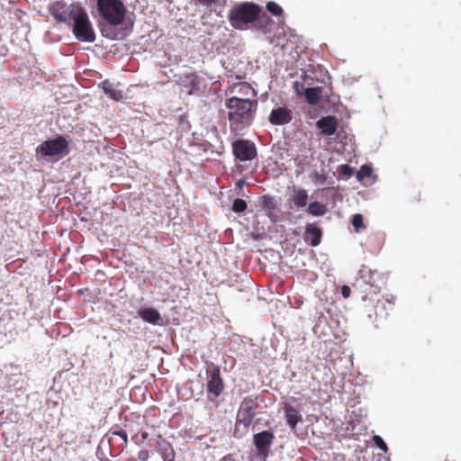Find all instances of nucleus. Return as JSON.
Returning <instances> with one entry per match:
<instances>
[{
  "label": "nucleus",
  "mask_w": 461,
  "mask_h": 461,
  "mask_svg": "<svg viewBox=\"0 0 461 461\" xmlns=\"http://www.w3.org/2000/svg\"><path fill=\"white\" fill-rule=\"evenodd\" d=\"M258 99L232 96L226 99L228 120L231 131H240L253 122L258 110Z\"/></svg>",
  "instance_id": "nucleus-1"
},
{
  "label": "nucleus",
  "mask_w": 461,
  "mask_h": 461,
  "mask_svg": "<svg viewBox=\"0 0 461 461\" xmlns=\"http://www.w3.org/2000/svg\"><path fill=\"white\" fill-rule=\"evenodd\" d=\"M261 12L259 5L252 2H244L235 5L229 11L228 19L234 29L244 31L259 18Z\"/></svg>",
  "instance_id": "nucleus-2"
},
{
  "label": "nucleus",
  "mask_w": 461,
  "mask_h": 461,
  "mask_svg": "<svg viewBox=\"0 0 461 461\" xmlns=\"http://www.w3.org/2000/svg\"><path fill=\"white\" fill-rule=\"evenodd\" d=\"M259 407L258 396L249 395L245 397L240 402L238 410L234 436L240 438L247 434L256 415L255 411Z\"/></svg>",
  "instance_id": "nucleus-3"
},
{
  "label": "nucleus",
  "mask_w": 461,
  "mask_h": 461,
  "mask_svg": "<svg viewBox=\"0 0 461 461\" xmlns=\"http://www.w3.org/2000/svg\"><path fill=\"white\" fill-rule=\"evenodd\" d=\"M98 11L104 20L113 26L122 23L126 14V7L120 0H98Z\"/></svg>",
  "instance_id": "nucleus-4"
},
{
  "label": "nucleus",
  "mask_w": 461,
  "mask_h": 461,
  "mask_svg": "<svg viewBox=\"0 0 461 461\" xmlns=\"http://www.w3.org/2000/svg\"><path fill=\"white\" fill-rule=\"evenodd\" d=\"M73 33L81 41L93 42L95 35L85 9L78 8L76 16L72 20Z\"/></svg>",
  "instance_id": "nucleus-5"
},
{
  "label": "nucleus",
  "mask_w": 461,
  "mask_h": 461,
  "mask_svg": "<svg viewBox=\"0 0 461 461\" xmlns=\"http://www.w3.org/2000/svg\"><path fill=\"white\" fill-rule=\"evenodd\" d=\"M36 151L41 157H64L69 152L68 141L63 136H59L43 141L37 147Z\"/></svg>",
  "instance_id": "nucleus-6"
},
{
  "label": "nucleus",
  "mask_w": 461,
  "mask_h": 461,
  "mask_svg": "<svg viewBox=\"0 0 461 461\" xmlns=\"http://www.w3.org/2000/svg\"><path fill=\"white\" fill-rule=\"evenodd\" d=\"M79 5H67L63 1H55L50 7L51 15L59 23L72 25V20L76 16Z\"/></svg>",
  "instance_id": "nucleus-7"
},
{
  "label": "nucleus",
  "mask_w": 461,
  "mask_h": 461,
  "mask_svg": "<svg viewBox=\"0 0 461 461\" xmlns=\"http://www.w3.org/2000/svg\"><path fill=\"white\" fill-rule=\"evenodd\" d=\"M232 151L235 158L240 161H250L258 155L255 143L244 139L232 143Z\"/></svg>",
  "instance_id": "nucleus-8"
},
{
  "label": "nucleus",
  "mask_w": 461,
  "mask_h": 461,
  "mask_svg": "<svg viewBox=\"0 0 461 461\" xmlns=\"http://www.w3.org/2000/svg\"><path fill=\"white\" fill-rule=\"evenodd\" d=\"M208 381L206 384V390L208 393V399L213 401L218 398L223 389L224 384L221 376V371L219 366H214L212 370L208 371Z\"/></svg>",
  "instance_id": "nucleus-9"
},
{
  "label": "nucleus",
  "mask_w": 461,
  "mask_h": 461,
  "mask_svg": "<svg viewBox=\"0 0 461 461\" xmlns=\"http://www.w3.org/2000/svg\"><path fill=\"white\" fill-rule=\"evenodd\" d=\"M274 439L275 435L269 430H264L255 434L253 436V442L258 453L260 456L267 457L268 456L269 447L273 444Z\"/></svg>",
  "instance_id": "nucleus-10"
},
{
  "label": "nucleus",
  "mask_w": 461,
  "mask_h": 461,
  "mask_svg": "<svg viewBox=\"0 0 461 461\" xmlns=\"http://www.w3.org/2000/svg\"><path fill=\"white\" fill-rule=\"evenodd\" d=\"M268 120L273 125L287 124L293 120V112L285 106L277 107L271 111Z\"/></svg>",
  "instance_id": "nucleus-11"
},
{
  "label": "nucleus",
  "mask_w": 461,
  "mask_h": 461,
  "mask_svg": "<svg viewBox=\"0 0 461 461\" xmlns=\"http://www.w3.org/2000/svg\"><path fill=\"white\" fill-rule=\"evenodd\" d=\"M358 275L360 279L373 290L374 294H377L380 291L379 286L376 285V276L380 275L376 270H372L369 267L362 265Z\"/></svg>",
  "instance_id": "nucleus-12"
},
{
  "label": "nucleus",
  "mask_w": 461,
  "mask_h": 461,
  "mask_svg": "<svg viewBox=\"0 0 461 461\" xmlns=\"http://www.w3.org/2000/svg\"><path fill=\"white\" fill-rule=\"evenodd\" d=\"M394 309V296L377 301L375 306L376 319L385 320Z\"/></svg>",
  "instance_id": "nucleus-13"
},
{
  "label": "nucleus",
  "mask_w": 461,
  "mask_h": 461,
  "mask_svg": "<svg viewBox=\"0 0 461 461\" xmlns=\"http://www.w3.org/2000/svg\"><path fill=\"white\" fill-rule=\"evenodd\" d=\"M179 84L187 89L188 95H193L200 89L201 77L195 73H185L179 77Z\"/></svg>",
  "instance_id": "nucleus-14"
},
{
  "label": "nucleus",
  "mask_w": 461,
  "mask_h": 461,
  "mask_svg": "<svg viewBox=\"0 0 461 461\" xmlns=\"http://www.w3.org/2000/svg\"><path fill=\"white\" fill-rule=\"evenodd\" d=\"M317 126L323 135L331 136L337 131L338 120L335 116H325L317 122Z\"/></svg>",
  "instance_id": "nucleus-15"
},
{
  "label": "nucleus",
  "mask_w": 461,
  "mask_h": 461,
  "mask_svg": "<svg viewBox=\"0 0 461 461\" xmlns=\"http://www.w3.org/2000/svg\"><path fill=\"white\" fill-rule=\"evenodd\" d=\"M139 316L146 322L153 325H163V318L159 312L152 307L139 310Z\"/></svg>",
  "instance_id": "nucleus-16"
},
{
  "label": "nucleus",
  "mask_w": 461,
  "mask_h": 461,
  "mask_svg": "<svg viewBox=\"0 0 461 461\" xmlns=\"http://www.w3.org/2000/svg\"><path fill=\"white\" fill-rule=\"evenodd\" d=\"M308 193L305 189L296 186L292 188L290 201H292L297 208L305 207L308 203Z\"/></svg>",
  "instance_id": "nucleus-17"
},
{
  "label": "nucleus",
  "mask_w": 461,
  "mask_h": 461,
  "mask_svg": "<svg viewBox=\"0 0 461 461\" xmlns=\"http://www.w3.org/2000/svg\"><path fill=\"white\" fill-rule=\"evenodd\" d=\"M230 93L237 92L241 97H250L257 99V92L255 89L247 82H240L233 84L230 88Z\"/></svg>",
  "instance_id": "nucleus-18"
},
{
  "label": "nucleus",
  "mask_w": 461,
  "mask_h": 461,
  "mask_svg": "<svg viewBox=\"0 0 461 461\" xmlns=\"http://www.w3.org/2000/svg\"><path fill=\"white\" fill-rule=\"evenodd\" d=\"M323 95L322 87H307L304 91L306 102L311 105L319 104Z\"/></svg>",
  "instance_id": "nucleus-19"
},
{
  "label": "nucleus",
  "mask_w": 461,
  "mask_h": 461,
  "mask_svg": "<svg viewBox=\"0 0 461 461\" xmlns=\"http://www.w3.org/2000/svg\"><path fill=\"white\" fill-rule=\"evenodd\" d=\"M285 413L286 423L292 429H294L297 423L302 420L299 411L293 406L285 405Z\"/></svg>",
  "instance_id": "nucleus-20"
},
{
  "label": "nucleus",
  "mask_w": 461,
  "mask_h": 461,
  "mask_svg": "<svg viewBox=\"0 0 461 461\" xmlns=\"http://www.w3.org/2000/svg\"><path fill=\"white\" fill-rule=\"evenodd\" d=\"M306 241H309L312 247H316L321 243L322 231L320 228L312 225L306 228Z\"/></svg>",
  "instance_id": "nucleus-21"
},
{
  "label": "nucleus",
  "mask_w": 461,
  "mask_h": 461,
  "mask_svg": "<svg viewBox=\"0 0 461 461\" xmlns=\"http://www.w3.org/2000/svg\"><path fill=\"white\" fill-rule=\"evenodd\" d=\"M104 92L113 100L121 101L123 98V93L113 86L109 80H104L101 84Z\"/></svg>",
  "instance_id": "nucleus-22"
},
{
  "label": "nucleus",
  "mask_w": 461,
  "mask_h": 461,
  "mask_svg": "<svg viewBox=\"0 0 461 461\" xmlns=\"http://www.w3.org/2000/svg\"><path fill=\"white\" fill-rule=\"evenodd\" d=\"M327 206L317 201L311 202L306 208V212L312 216H323L327 212Z\"/></svg>",
  "instance_id": "nucleus-23"
},
{
  "label": "nucleus",
  "mask_w": 461,
  "mask_h": 461,
  "mask_svg": "<svg viewBox=\"0 0 461 461\" xmlns=\"http://www.w3.org/2000/svg\"><path fill=\"white\" fill-rule=\"evenodd\" d=\"M261 205L266 212L277 209V203L276 199L270 195H264L262 197Z\"/></svg>",
  "instance_id": "nucleus-24"
},
{
  "label": "nucleus",
  "mask_w": 461,
  "mask_h": 461,
  "mask_svg": "<svg viewBox=\"0 0 461 461\" xmlns=\"http://www.w3.org/2000/svg\"><path fill=\"white\" fill-rule=\"evenodd\" d=\"M373 169L368 165H363L360 169L357 172V180L361 181L366 177L371 176Z\"/></svg>",
  "instance_id": "nucleus-25"
},
{
  "label": "nucleus",
  "mask_w": 461,
  "mask_h": 461,
  "mask_svg": "<svg viewBox=\"0 0 461 461\" xmlns=\"http://www.w3.org/2000/svg\"><path fill=\"white\" fill-rule=\"evenodd\" d=\"M247 207H248L247 203L243 199L237 198L233 201L232 210L235 212H243L247 210Z\"/></svg>",
  "instance_id": "nucleus-26"
},
{
  "label": "nucleus",
  "mask_w": 461,
  "mask_h": 461,
  "mask_svg": "<svg viewBox=\"0 0 461 461\" xmlns=\"http://www.w3.org/2000/svg\"><path fill=\"white\" fill-rule=\"evenodd\" d=\"M311 179L315 184L324 185L327 181V176L324 174L323 171H315L311 175Z\"/></svg>",
  "instance_id": "nucleus-27"
},
{
  "label": "nucleus",
  "mask_w": 461,
  "mask_h": 461,
  "mask_svg": "<svg viewBox=\"0 0 461 461\" xmlns=\"http://www.w3.org/2000/svg\"><path fill=\"white\" fill-rule=\"evenodd\" d=\"M267 9L275 16H280L283 14L282 7L275 2H268L267 5Z\"/></svg>",
  "instance_id": "nucleus-28"
},
{
  "label": "nucleus",
  "mask_w": 461,
  "mask_h": 461,
  "mask_svg": "<svg viewBox=\"0 0 461 461\" xmlns=\"http://www.w3.org/2000/svg\"><path fill=\"white\" fill-rule=\"evenodd\" d=\"M373 441L375 444V446L378 448H380L381 450H383L384 452L386 453L388 451L386 443L384 441V439L380 436H378V435L374 436Z\"/></svg>",
  "instance_id": "nucleus-29"
},
{
  "label": "nucleus",
  "mask_w": 461,
  "mask_h": 461,
  "mask_svg": "<svg viewBox=\"0 0 461 461\" xmlns=\"http://www.w3.org/2000/svg\"><path fill=\"white\" fill-rule=\"evenodd\" d=\"M352 225L357 230L359 228L363 227V217L361 214H355L351 221Z\"/></svg>",
  "instance_id": "nucleus-30"
},
{
  "label": "nucleus",
  "mask_w": 461,
  "mask_h": 461,
  "mask_svg": "<svg viewBox=\"0 0 461 461\" xmlns=\"http://www.w3.org/2000/svg\"><path fill=\"white\" fill-rule=\"evenodd\" d=\"M294 90L295 91L296 95H304V91L307 87L304 86L303 83H300L299 81L294 82Z\"/></svg>",
  "instance_id": "nucleus-31"
},
{
  "label": "nucleus",
  "mask_w": 461,
  "mask_h": 461,
  "mask_svg": "<svg viewBox=\"0 0 461 461\" xmlns=\"http://www.w3.org/2000/svg\"><path fill=\"white\" fill-rule=\"evenodd\" d=\"M339 172L347 176H351L353 175L354 170L349 165L345 164L340 166Z\"/></svg>",
  "instance_id": "nucleus-32"
},
{
  "label": "nucleus",
  "mask_w": 461,
  "mask_h": 461,
  "mask_svg": "<svg viewBox=\"0 0 461 461\" xmlns=\"http://www.w3.org/2000/svg\"><path fill=\"white\" fill-rule=\"evenodd\" d=\"M266 214L268 216V218L271 220L272 222H276L278 218V210H269L266 212Z\"/></svg>",
  "instance_id": "nucleus-33"
},
{
  "label": "nucleus",
  "mask_w": 461,
  "mask_h": 461,
  "mask_svg": "<svg viewBox=\"0 0 461 461\" xmlns=\"http://www.w3.org/2000/svg\"><path fill=\"white\" fill-rule=\"evenodd\" d=\"M113 434L120 437L125 443H127L128 434L125 430H123V429L115 430V431H113Z\"/></svg>",
  "instance_id": "nucleus-34"
},
{
  "label": "nucleus",
  "mask_w": 461,
  "mask_h": 461,
  "mask_svg": "<svg viewBox=\"0 0 461 461\" xmlns=\"http://www.w3.org/2000/svg\"><path fill=\"white\" fill-rule=\"evenodd\" d=\"M149 457V453L148 450H140L139 453H138V458L140 460V461H147Z\"/></svg>",
  "instance_id": "nucleus-35"
},
{
  "label": "nucleus",
  "mask_w": 461,
  "mask_h": 461,
  "mask_svg": "<svg viewBox=\"0 0 461 461\" xmlns=\"http://www.w3.org/2000/svg\"><path fill=\"white\" fill-rule=\"evenodd\" d=\"M350 294H351L350 287L348 285H342L341 294H342L343 298H345V299L348 298L350 296Z\"/></svg>",
  "instance_id": "nucleus-36"
},
{
  "label": "nucleus",
  "mask_w": 461,
  "mask_h": 461,
  "mask_svg": "<svg viewBox=\"0 0 461 461\" xmlns=\"http://www.w3.org/2000/svg\"><path fill=\"white\" fill-rule=\"evenodd\" d=\"M199 2L204 5H212L214 3H217L218 0H199Z\"/></svg>",
  "instance_id": "nucleus-37"
},
{
  "label": "nucleus",
  "mask_w": 461,
  "mask_h": 461,
  "mask_svg": "<svg viewBox=\"0 0 461 461\" xmlns=\"http://www.w3.org/2000/svg\"><path fill=\"white\" fill-rule=\"evenodd\" d=\"M220 461H235V459L230 455H227L223 456Z\"/></svg>",
  "instance_id": "nucleus-38"
},
{
  "label": "nucleus",
  "mask_w": 461,
  "mask_h": 461,
  "mask_svg": "<svg viewBox=\"0 0 461 461\" xmlns=\"http://www.w3.org/2000/svg\"><path fill=\"white\" fill-rule=\"evenodd\" d=\"M444 461H456V459L453 456L447 455Z\"/></svg>",
  "instance_id": "nucleus-39"
},
{
  "label": "nucleus",
  "mask_w": 461,
  "mask_h": 461,
  "mask_svg": "<svg viewBox=\"0 0 461 461\" xmlns=\"http://www.w3.org/2000/svg\"><path fill=\"white\" fill-rule=\"evenodd\" d=\"M148 437V433L146 431H143L141 433V441H144Z\"/></svg>",
  "instance_id": "nucleus-40"
},
{
  "label": "nucleus",
  "mask_w": 461,
  "mask_h": 461,
  "mask_svg": "<svg viewBox=\"0 0 461 461\" xmlns=\"http://www.w3.org/2000/svg\"><path fill=\"white\" fill-rule=\"evenodd\" d=\"M244 184V180H239L238 185L241 186Z\"/></svg>",
  "instance_id": "nucleus-41"
},
{
  "label": "nucleus",
  "mask_w": 461,
  "mask_h": 461,
  "mask_svg": "<svg viewBox=\"0 0 461 461\" xmlns=\"http://www.w3.org/2000/svg\"><path fill=\"white\" fill-rule=\"evenodd\" d=\"M366 296H367V294H366L365 296H363V300H366Z\"/></svg>",
  "instance_id": "nucleus-42"
}]
</instances>
